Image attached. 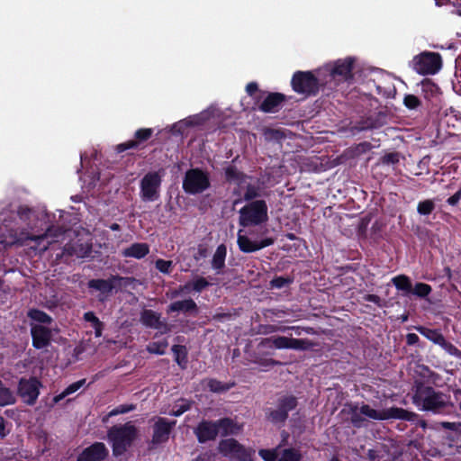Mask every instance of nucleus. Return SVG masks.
I'll return each instance as SVG.
<instances>
[{
	"mask_svg": "<svg viewBox=\"0 0 461 461\" xmlns=\"http://www.w3.org/2000/svg\"><path fill=\"white\" fill-rule=\"evenodd\" d=\"M421 95L429 102L439 95V87L431 79L425 78L421 81Z\"/></svg>",
	"mask_w": 461,
	"mask_h": 461,
	"instance_id": "nucleus-28",
	"label": "nucleus"
},
{
	"mask_svg": "<svg viewBox=\"0 0 461 461\" xmlns=\"http://www.w3.org/2000/svg\"><path fill=\"white\" fill-rule=\"evenodd\" d=\"M224 177L226 182L230 184L234 183L240 185L245 182L248 176L244 172L239 170L236 166L228 165L224 168Z\"/></svg>",
	"mask_w": 461,
	"mask_h": 461,
	"instance_id": "nucleus-26",
	"label": "nucleus"
},
{
	"mask_svg": "<svg viewBox=\"0 0 461 461\" xmlns=\"http://www.w3.org/2000/svg\"><path fill=\"white\" fill-rule=\"evenodd\" d=\"M292 340L293 338H288L285 336H276L267 338L262 341L263 345L271 344L275 348L277 349H285L292 348Z\"/></svg>",
	"mask_w": 461,
	"mask_h": 461,
	"instance_id": "nucleus-32",
	"label": "nucleus"
},
{
	"mask_svg": "<svg viewBox=\"0 0 461 461\" xmlns=\"http://www.w3.org/2000/svg\"><path fill=\"white\" fill-rule=\"evenodd\" d=\"M190 284V289L192 288L193 291L196 293H201L203 290L207 288L211 285V283H209L206 278L203 276H199L196 279L194 280L193 283Z\"/></svg>",
	"mask_w": 461,
	"mask_h": 461,
	"instance_id": "nucleus-50",
	"label": "nucleus"
},
{
	"mask_svg": "<svg viewBox=\"0 0 461 461\" xmlns=\"http://www.w3.org/2000/svg\"><path fill=\"white\" fill-rule=\"evenodd\" d=\"M417 331L429 340L438 345L445 344V338L442 333L436 329H429L424 326L416 327Z\"/></svg>",
	"mask_w": 461,
	"mask_h": 461,
	"instance_id": "nucleus-29",
	"label": "nucleus"
},
{
	"mask_svg": "<svg viewBox=\"0 0 461 461\" xmlns=\"http://www.w3.org/2000/svg\"><path fill=\"white\" fill-rule=\"evenodd\" d=\"M28 317L37 322L50 324L52 318L45 312L39 309H31L28 312Z\"/></svg>",
	"mask_w": 461,
	"mask_h": 461,
	"instance_id": "nucleus-40",
	"label": "nucleus"
},
{
	"mask_svg": "<svg viewBox=\"0 0 461 461\" xmlns=\"http://www.w3.org/2000/svg\"><path fill=\"white\" fill-rule=\"evenodd\" d=\"M32 212V210L28 206H19L17 210L19 218L23 221H29Z\"/></svg>",
	"mask_w": 461,
	"mask_h": 461,
	"instance_id": "nucleus-54",
	"label": "nucleus"
},
{
	"mask_svg": "<svg viewBox=\"0 0 461 461\" xmlns=\"http://www.w3.org/2000/svg\"><path fill=\"white\" fill-rule=\"evenodd\" d=\"M231 317L232 315L230 312H217L212 315V320L215 321L223 322L225 321L230 320Z\"/></svg>",
	"mask_w": 461,
	"mask_h": 461,
	"instance_id": "nucleus-57",
	"label": "nucleus"
},
{
	"mask_svg": "<svg viewBox=\"0 0 461 461\" xmlns=\"http://www.w3.org/2000/svg\"><path fill=\"white\" fill-rule=\"evenodd\" d=\"M375 88L376 94L385 98L393 96V93L395 92V87L392 83H389L386 86L378 84L375 85Z\"/></svg>",
	"mask_w": 461,
	"mask_h": 461,
	"instance_id": "nucleus-47",
	"label": "nucleus"
},
{
	"mask_svg": "<svg viewBox=\"0 0 461 461\" xmlns=\"http://www.w3.org/2000/svg\"><path fill=\"white\" fill-rule=\"evenodd\" d=\"M135 277L121 276L119 275H111L107 279H90L87 282V287L98 291V301L104 302L110 296L114 289L128 287L136 282Z\"/></svg>",
	"mask_w": 461,
	"mask_h": 461,
	"instance_id": "nucleus-4",
	"label": "nucleus"
},
{
	"mask_svg": "<svg viewBox=\"0 0 461 461\" xmlns=\"http://www.w3.org/2000/svg\"><path fill=\"white\" fill-rule=\"evenodd\" d=\"M431 291L432 288L429 285L425 283H416L413 289L411 288V293L418 297L425 298L431 293Z\"/></svg>",
	"mask_w": 461,
	"mask_h": 461,
	"instance_id": "nucleus-45",
	"label": "nucleus"
},
{
	"mask_svg": "<svg viewBox=\"0 0 461 461\" xmlns=\"http://www.w3.org/2000/svg\"><path fill=\"white\" fill-rule=\"evenodd\" d=\"M403 104L410 110H415L420 106L421 102L415 95L408 94L404 95Z\"/></svg>",
	"mask_w": 461,
	"mask_h": 461,
	"instance_id": "nucleus-48",
	"label": "nucleus"
},
{
	"mask_svg": "<svg viewBox=\"0 0 461 461\" xmlns=\"http://www.w3.org/2000/svg\"><path fill=\"white\" fill-rule=\"evenodd\" d=\"M168 347V342H167V339H163L162 340H159V341H152V342H149L148 345H147V351L150 354H155V355H164L166 353V349Z\"/></svg>",
	"mask_w": 461,
	"mask_h": 461,
	"instance_id": "nucleus-37",
	"label": "nucleus"
},
{
	"mask_svg": "<svg viewBox=\"0 0 461 461\" xmlns=\"http://www.w3.org/2000/svg\"><path fill=\"white\" fill-rule=\"evenodd\" d=\"M219 451L224 456H242L246 453L244 446L233 438L221 439L219 443Z\"/></svg>",
	"mask_w": 461,
	"mask_h": 461,
	"instance_id": "nucleus-22",
	"label": "nucleus"
},
{
	"mask_svg": "<svg viewBox=\"0 0 461 461\" xmlns=\"http://www.w3.org/2000/svg\"><path fill=\"white\" fill-rule=\"evenodd\" d=\"M350 422L353 425V427L359 429L364 425V422L366 420L365 418H363V413H361V407L358 408L357 405H352L350 406Z\"/></svg>",
	"mask_w": 461,
	"mask_h": 461,
	"instance_id": "nucleus-39",
	"label": "nucleus"
},
{
	"mask_svg": "<svg viewBox=\"0 0 461 461\" xmlns=\"http://www.w3.org/2000/svg\"><path fill=\"white\" fill-rule=\"evenodd\" d=\"M153 135V129L140 128L134 132V138L116 146L118 153L124 152L128 149L140 150L147 146L148 140Z\"/></svg>",
	"mask_w": 461,
	"mask_h": 461,
	"instance_id": "nucleus-12",
	"label": "nucleus"
},
{
	"mask_svg": "<svg viewBox=\"0 0 461 461\" xmlns=\"http://www.w3.org/2000/svg\"><path fill=\"white\" fill-rule=\"evenodd\" d=\"M140 322L147 328L160 330L161 333L171 331V326L161 320V314L149 309H145L140 312Z\"/></svg>",
	"mask_w": 461,
	"mask_h": 461,
	"instance_id": "nucleus-15",
	"label": "nucleus"
},
{
	"mask_svg": "<svg viewBox=\"0 0 461 461\" xmlns=\"http://www.w3.org/2000/svg\"><path fill=\"white\" fill-rule=\"evenodd\" d=\"M211 186L209 174L202 168L188 169L183 179V190L188 194H197Z\"/></svg>",
	"mask_w": 461,
	"mask_h": 461,
	"instance_id": "nucleus-8",
	"label": "nucleus"
},
{
	"mask_svg": "<svg viewBox=\"0 0 461 461\" xmlns=\"http://www.w3.org/2000/svg\"><path fill=\"white\" fill-rule=\"evenodd\" d=\"M291 86L295 93L305 96H315L320 91L319 79L312 71L294 72L291 79Z\"/></svg>",
	"mask_w": 461,
	"mask_h": 461,
	"instance_id": "nucleus-7",
	"label": "nucleus"
},
{
	"mask_svg": "<svg viewBox=\"0 0 461 461\" xmlns=\"http://www.w3.org/2000/svg\"><path fill=\"white\" fill-rule=\"evenodd\" d=\"M443 348H445L449 354L458 357L461 355V351L454 346L452 343L447 341L445 339V344L440 345Z\"/></svg>",
	"mask_w": 461,
	"mask_h": 461,
	"instance_id": "nucleus-55",
	"label": "nucleus"
},
{
	"mask_svg": "<svg viewBox=\"0 0 461 461\" xmlns=\"http://www.w3.org/2000/svg\"><path fill=\"white\" fill-rule=\"evenodd\" d=\"M162 183L159 172H149L140 180V195L143 201L152 202L158 198Z\"/></svg>",
	"mask_w": 461,
	"mask_h": 461,
	"instance_id": "nucleus-11",
	"label": "nucleus"
},
{
	"mask_svg": "<svg viewBox=\"0 0 461 461\" xmlns=\"http://www.w3.org/2000/svg\"><path fill=\"white\" fill-rule=\"evenodd\" d=\"M267 138L269 140H280L285 137V134L284 132H267L266 133Z\"/></svg>",
	"mask_w": 461,
	"mask_h": 461,
	"instance_id": "nucleus-62",
	"label": "nucleus"
},
{
	"mask_svg": "<svg viewBox=\"0 0 461 461\" xmlns=\"http://www.w3.org/2000/svg\"><path fill=\"white\" fill-rule=\"evenodd\" d=\"M194 433L199 443H206L216 439L219 431L215 421L203 420L198 423Z\"/></svg>",
	"mask_w": 461,
	"mask_h": 461,
	"instance_id": "nucleus-18",
	"label": "nucleus"
},
{
	"mask_svg": "<svg viewBox=\"0 0 461 461\" xmlns=\"http://www.w3.org/2000/svg\"><path fill=\"white\" fill-rule=\"evenodd\" d=\"M67 393H65V391H63L62 393H60L58 395H55L52 399V404L51 406L59 403L60 401H62L65 397H67Z\"/></svg>",
	"mask_w": 461,
	"mask_h": 461,
	"instance_id": "nucleus-64",
	"label": "nucleus"
},
{
	"mask_svg": "<svg viewBox=\"0 0 461 461\" xmlns=\"http://www.w3.org/2000/svg\"><path fill=\"white\" fill-rule=\"evenodd\" d=\"M173 263L171 260L157 259L155 262L156 268L163 274H170L172 270Z\"/></svg>",
	"mask_w": 461,
	"mask_h": 461,
	"instance_id": "nucleus-51",
	"label": "nucleus"
},
{
	"mask_svg": "<svg viewBox=\"0 0 461 461\" xmlns=\"http://www.w3.org/2000/svg\"><path fill=\"white\" fill-rule=\"evenodd\" d=\"M314 343L308 339H294L292 340L291 349L309 350L314 347Z\"/></svg>",
	"mask_w": 461,
	"mask_h": 461,
	"instance_id": "nucleus-44",
	"label": "nucleus"
},
{
	"mask_svg": "<svg viewBox=\"0 0 461 461\" xmlns=\"http://www.w3.org/2000/svg\"><path fill=\"white\" fill-rule=\"evenodd\" d=\"M61 231L59 229H54L53 226H50L49 227L46 231L41 234V235H29L27 237V240H32V241H34L38 244H40V242L41 240H43L45 238L47 237H55V238H58L59 235H61Z\"/></svg>",
	"mask_w": 461,
	"mask_h": 461,
	"instance_id": "nucleus-41",
	"label": "nucleus"
},
{
	"mask_svg": "<svg viewBox=\"0 0 461 461\" xmlns=\"http://www.w3.org/2000/svg\"><path fill=\"white\" fill-rule=\"evenodd\" d=\"M436 204L433 200L427 199L420 201L417 205V212L420 215H429L435 210Z\"/></svg>",
	"mask_w": 461,
	"mask_h": 461,
	"instance_id": "nucleus-43",
	"label": "nucleus"
},
{
	"mask_svg": "<svg viewBox=\"0 0 461 461\" xmlns=\"http://www.w3.org/2000/svg\"><path fill=\"white\" fill-rule=\"evenodd\" d=\"M246 92L249 96H252L257 102H258L265 92L258 89V85L256 82H250L246 86Z\"/></svg>",
	"mask_w": 461,
	"mask_h": 461,
	"instance_id": "nucleus-46",
	"label": "nucleus"
},
{
	"mask_svg": "<svg viewBox=\"0 0 461 461\" xmlns=\"http://www.w3.org/2000/svg\"><path fill=\"white\" fill-rule=\"evenodd\" d=\"M193 405V402L181 398L179 399L176 405L173 407L170 415L175 417H179L184 414L185 411H189Z\"/></svg>",
	"mask_w": 461,
	"mask_h": 461,
	"instance_id": "nucleus-38",
	"label": "nucleus"
},
{
	"mask_svg": "<svg viewBox=\"0 0 461 461\" xmlns=\"http://www.w3.org/2000/svg\"><path fill=\"white\" fill-rule=\"evenodd\" d=\"M293 283V279L288 276H276L270 281V286L272 288L281 289L288 286Z\"/></svg>",
	"mask_w": 461,
	"mask_h": 461,
	"instance_id": "nucleus-49",
	"label": "nucleus"
},
{
	"mask_svg": "<svg viewBox=\"0 0 461 461\" xmlns=\"http://www.w3.org/2000/svg\"><path fill=\"white\" fill-rule=\"evenodd\" d=\"M41 386V381L35 376H31L30 378L22 377L18 383L17 393L23 402L28 405H34Z\"/></svg>",
	"mask_w": 461,
	"mask_h": 461,
	"instance_id": "nucleus-10",
	"label": "nucleus"
},
{
	"mask_svg": "<svg viewBox=\"0 0 461 461\" xmlns=\"http://www.w3.org/2000/svg\"><path fill=\"white\" fill-rule=\"evenodd\" d=\"M297 406V397L293 394L282 395L277 398L275 407L265 410L266 419L274 425L283 427L289 417V412L295 410Z\"/></svg>",
	"mask_w": 461,
	"mask_h": 461,
	"instance_id": "nucleus-5",
	"label": "nucleus"
},
{
	"mask_svg": "<svg viewBox=\"0 0 461 461\" xmlns=\"http://www.w3.org/2000/svg\"><path fill=\"white\" fill-rule=\"evenodd\" d=\"M412 68L420 75H435L442 68V58L438 52L423 51L414 56Z\"/></svg>",
	"mask_w": 461,
	"mask_h": 461,
	"instance_id": "nucleus-9",
	"label": "nucleus"
},
{
	"mask_svg": "<svg viewBox=\"0 0 461 461\" xmlns=\"http://www.w3.org/2000/svg\"><path fill=\"white\" fill-rule=\"evenodd\" d=\"M420 341V338L415 333H408L406 335V343L409 346L416 345Z\"/></svg>",
	"mask_w": 461,
	"mask_h": 461,
	"instance_id": "nucleus-59",
	"label": "nucleus"
},
{
	"mask_svg": "<svg viewBox=\"0 0 461 461\" xmlns=\"http://www.w3.org/2000/svg\"><path fill=\"white\" fill-rule=\"evenodd\" d=\"M285 100L286 96L284 94L277 92L268 93L258 105V110L267 113H276Z\"/></svg>",
	"mask_w": 461,
	"mask_h": 461,
	"instance_id": "nucleus-21",
	"label": "nucleus"
},
{
	"mask_svg": "<svg viewBox=\"0 0 461 461\" xmlns=\"http://www.w3.org/2000/svg\"><path fill=\"white\" fill-rule=\"evenodd\" d=\"M227 256V247L225 244H220L212 256V268L215 270L217 274H222L225 267V260Z\"/></svg>",
	"mask_w": 461,
	"mask_h": 461,
	"instance_id": "nucleus-24",
	"label": "nucleus"
},
{
	"mask_svg": "<svg viewBox=\"0 0 461 461\" xmlns=\"http://www.w3.org/2000/svg\"><path fill=\"white\" fill-rule=\"evenodd\" d=\"M167 314L182 312L186 316L196 317L199 313V307L192 298L172 302L166 309Z\"/></svg>",
	"mask_w": 461,
	"mask_h": 461,
	"instance_id": "nucleus-19",
	"label": "nucleus"
},
{
	"mask_svg": "<svg viewBox=\"0 0 461 461\" xmlns=\"http://www.w3.org/2000/svg\"><path fill=\"white\" fill-rule=\"evenodd\" d=\"M16 398L14 393L5 386L4 383L0 380V406H6L15 403Z\"/></svg>",
	"mask_w": 461,
	"mask_h": 461,
	"instance_id": "nucleus-36",
	"label": "nucleus"
},
{
	"mask_svg": "<svg viewBox=\"0 0 461 461\" xmlns=\"http://www.w3.org/2000/svg\"><path fill=\"white\" fill-rule=\"evenodd\" d=\"M392 283L397 290L403 291L405 293H411L412 285L409 276L405 275H398L392 278Z\"/></svg>",
	"mask_w": 461,
	"mask_h": 461,
	"instance_id": "nucleus-34",
	"label": "nucleus"
},
{
	"mask_svg": "<svg viewBox=\"0 0 461 461\" xmlns=\"http://www.w3.org/2000/svg\"><path fill=\"white\" fill-rule=\"evenodd\" d=\"M175 361L181 369H185L188 363V350L184 345H174L171 348Z\"/></svg>",
	"mask_w": 461,
	"mask_h": 461,
	"instance_id": "nucleus-31",
	"label": "nucleus"
},
{
	"mask_svg": "<svg viewBox=\"0 0 461 461\" xmlns=\"http://www.w3.org/2000/svg\"><path fill=\"white\" fill-rule=\"evenodd\" d=\"M302 454L298 449L290 447L283 450L278 461H301Z\"/></svg>",
	"mask_w": 461,
	"mask_h": 461,
	"instance_id": "nucleus-42",
	"label": "nucleus"
},
{
	"mask_svg": "<svg viewBox=\"0 0 461 461\" xmlns=\"http://www.w3.org/2000/svg\"><path fill=\"white\" fill-rule=\"evenodd\" d=\"M216 425L218 427V431L221 429V436L225 437L228 435L234 434L235 431V423L230 418H221L218 420H215Z\"/></svg>",
	"mask_w": 461,
	"mask_h": 461,
	"instance_id": "nucleus-33",
	"label": "nucleus"
},
{
	"mask_svg": "<svg viewBox=\"0 0 461 461\" xmlns=\"http://www.w3.org/2000/svg\"><path fill=\"white\" fill-rule=\"evenodd\" d=\"M31 334L32 339V346L36 349H42L50 344L52 338V332L50 329L42 325H34L31 329Z\"/></svg>",
	"mask_w": 461,
	"mask_h": 461,
	"instance_id": "nucleus-20",
	"label": "nucleus"
},
{
	"mask_svg": "<svg viewBox=\"0 0 461 461\" xmlns=\"http://www.w3.org/2000/svg\"><path fill=\"white\" fill-rule=\"evenodd\" d=\"M268 221V206L265 200L247 203L239 211V225L242 228L257 227Z\"/></svg>",
	"mask_w": 461,
	"mask_h": 461,
	"instance_id": "nucleus-3",
	"label": "nucleus"
},
{
	"mask_svg": "<svg viewBox=\"0 0 461 461\" xmlns=\"http://www.w3.org/2000/svg\"><path fill=\"white\" fill-rule=\"evenodd\" d=\"M260 196V187L252 184H249L245 188L243 196L234 200L233 204L236 205L241 202H246V203L254 202L258 200V198Z\"/></svg>",
	"mask_w": 461,
	"mask_h": 461,
	"instance_id": "nucleus-30",
	"label": "nucleus"
},
{
	"mask_svg": "<svg viewBox=\"0 0 461 461\" xmlns=\"http://www.w3.org/2000/svg\"><path fill=\"white\" fill-rule=\"evenodd\" d=\"M384 122H382L380 115H376V116L371 115V116H368L366 118H364V119L358 121L357 122L355 128L358 131H369V130H374V129H379L384 125Z\"/></svg>",
	"mask_w": 461,
	"mask_h": 461,
	"instance_id": "nucleus-27",
	"label": "nucleus"
},
{
	"mask_svg": "<svg viewBox=\"0 0 461 461\" xmlns=\"http://www.w3.org/2000/svg\"><path fill=\"white\" fill-rule=\"evenodd\" d=\"M84 320L92 324L95 330V337H101L104 330V323L99 320L94 312H86L84 313Z\"/></svg>",
	"mask_w": 461,
	"mask_h": 461,
	"instance_id": "nucleus-35",
	"label": "nucleus"
},
{
	"mask_svg": "<svg viewBox=\"0 0 461 461\" xmlns=\"http://www.w3.org/2000/svg\"><path fill=\"white\" fill-rule=\"evenodd\" d=\"M176 424V420H169L167 418L158 417L153 425L151 444L158 446L166 443Z\"/></svg>",
	"mask_w": 461,
	"mask_h": 461,
	"instance_id": "nucleus-14",
	"label": "nucleus"
},
{
	"mask_svg": "<svg viewBox=\"0 0 461 461\" xmlns=\"http://www.w3.org/2000/svg\"><path fill=\"white\" fill-rule=\"evenodd\" d=\"M188 293L190 292V284H185V285H180L178 287V289H176L174 291L171 292V298H176L181 293Z\"/></svg>",
	"mask_w": 461,
	"mask_h": 461,
	"instance_id": "nucleus-58",
	"label": "nucleus"
},
{
	"mask_svg": "<svg viewBox=\"0 0 461 461\" xmlns=\"http://www.w3.org/2000/svg\"><path fill=\"white\" fill-rule=\"evenodd\" d=\"M361 413L364 416L375 420H401L405 421H415L419 418V414L414 411L405 410L403 408L393 406L382 411H376L371 408L368 404L361 405Z\"/></svg>",
	"mask_w": 461,
	"mask_h": 461,
	"instance_id": "nucleus-6",
	"label": "nucleus"
},
{
	"mask_svg": "<svg viewBox=\"0 0 461 461\" xmlns=\"http://www.w3.org/2000/svg\"><path fill=\"white\" fill-rule=\"evenodd\" d=\"M203 384L210 392L214 393H226L236 385L234 381L223 383L215 378H207L203 380Z\"/></svg>",
	"mask_w": 461,
	"mask_h": 461,
	"instance_id": "nucleus-25",
	"label": "nucleus"
},
{
	"mask_svg": "<svg viewBox=\"0 0 461 461\" xmlns=\"http://www.w3.org/2000/svg\"><path fill=\"white\" fill-rule=\"evenodd\" d=\"M411 392V402L420 411L440 416L456 412V406L449 394L436 390L422 381H415Z\"/></svg>",
	"mask_w": 461,
	"mask_h": 461,
	"instance_id": "nucleus-1",
	"label": "nucleus"
},
{
	"mask_svg": "<svg viewBox=\"0 0 461 461\" xmlns=\"http://www.w3.org/2000/svg\"><path fill=\"white\" fill-rule=\"evenodd\" d=\"M259 456L264 461H276L277 459V452L276 449H259L258 451Z\"/></svg>",
	"mask_w": 461,
	"mask_h": 461,
	"instance_id": "nucleus-52",
	"label": "nucleus"
},
{
	"mask_svg": "<svg viewBox=\"0 0 461 461\" xmlns=\"http://www.w3.org/2000/svg\"><path fill=\"white\" fill-rule=\"evenodd\" d=\"M86 379H80L75 383H72L71 384H69L64 391L65 393H67V395H70L74 393H76L77 390H79L82 386L85 385L86 384Z\"/></svg>",
	"mask_w": 461,
	"mask_h": 461,
	"instance_id": "nucleus-53",
	"label": "nucleus"
},
{
	"mask_svg": "<svg viewBox=\"0 0 461 461\" xmlns=\"http://www.w3.org/2000/svg\"><path fill=\"white\" fill-rule=\"evenodd\" d=\"M354 61V59L351 57L335 61L330 71L331 78L338 82H349L353 80L354 75L352 70Z\"/></svg>",
	"mask_w": 461,
	"mask_h": 461,
	"instance_id": "nucleus-13",
	"label": "nucleus"
},
{
	"mask_svg": "<svg viewBox=\"0 0 461 461\" xmlns=\"http://www.w3.org/2000/svg\"><path fill=\"white\" fill-rule=\"evenodd\" d=\"M383 162L386 164H396L399 162V155L396 152L387 153L383 157Z\"/></svg>",
	"mask_w": 461,
	"mask_h": 461,
	"instance_id": "nucleus-56",
	"label": "nucleus"
},
{
	"mask_svg": "<svg viewBox=\"0 0 461 461\" xmlns=\"http://www.w3.org/2000/svg\"><path fill=\"white\" fill-rule=\"evenodd\" d=\"M278 328L275 325H261L260 326V332L263 334H268L277 331Z\"/></svg>",
	"mask_w": 461,
	"mask_h": 461,
	"instance_id": "nucleus-61",
	"label": "nucleus"
},
{
	"mask_svg": "<svg viewBox=\"0 0 461 461\" xmlns=\"http://www.w3.org/2000/svg\"><path fill=\"white\" fill-rule=\"evenodd\" d=\"M149 253V246L142 242H135L130 247L123 249L121 252L124 258H133L136 259L144 258Z\"/></svg>",
	"mask_w": 461,
	"mask_h": 461,
	"instance_id": "nucleus-23",
	"label": "nucleus"
},
{
	"mask_svg": "<svg viewBox=\"0 0 461 461\" xmlns=\"http://www.w3.org/2000/svg\"><path fill=\"white\" fill-rule=\"evenodd\" d=\"M109 456V450L103 442H95L84 448L76 461H104Z\"/></svg>",
	"mask_w": 461,
	"mask_h": 461,
	"instance_id": "nucleus-16",
	"label": "nucleus"
},
{
	"mask_svg": "<svg viewBox=\"0 0 461 461\" xmlns=\"http://www.w3.org/2000/svg\"><path fill=\"white\" fill-rule=\"evenodd\" d=\"M291 329L295 330V333L297 335H301V332L299 331V330H303L307 334H314V330L312 327H307V328L292 327Z\"/></svg>",
	"mask_w": 461,
	"mask_h": 461,
	"instance_id": "nucleus-63",
	"label": "nucleus"
},
{
	"mask_svg": "<svg viewBox=\"0 0 461 461\" xmlns=\"http://www.w3.org/2000/svg\"><path fill=\"white\" fill-rule=\"evenodd\" d=\"M242 230L238 231L237 244L240 250L244 253H252L274 243V240L272 238H266L259 241L251 240L247 235L242 234Z\"/></svg>",
	"mask_w": 461,
	"mask_h": 461,
	"instance_id": "nucleus-17",
	"label": "nucleus"
},
{
	"mask_svg": "<svg viewBox=\"0 0 461 461\" xmlns=\"http://www.w3.org/2000/svg\"><path fill=\"white\" fill-rule=\"evenodd\" d=\"M461 199L460 192H456L453 195L447 198V203L451 205L455 206L458 203V202Z\"/></svg>",
	"mask_w": 461,
	"mask_h": 461,
	"instance_id": "nucleus-60",
	"label": "nucleus"
},
{
	"mask_svg": "<svg viewBox=\"0 0 461 461\" xmlns=\"http://www.w3.org/2000/svg\"><path fill=\"white\" fill-rule=\"evenodd\" d=\"M138 438V429L131 421L113 425L107 431V438L111 443L113 456H123Z\"/></svg>",
	"mask_w": 461,
	"mask_h": 461,
	"instance_id": "nucleus-2",
	"label": "nucleus"
}]
</instances>
